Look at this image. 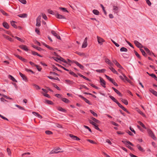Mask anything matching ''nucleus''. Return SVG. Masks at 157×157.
Here are the masks:
<instances>
[{"instance_id":"16","label":"nucleus","mask_w":157,"mask_h":157,"mask_svg":"<svg viewBox=\"0 0 157 157\" xmlns=\"http://www.w3.org/2000/svg\"><path fill=\"white\" fill-rule=\"evenodd\" d=\"M122 142H123L124 144H125L126 145H127V144H128L132 146H134V145L133 144H132L131 143L130 141H124V140H122Z\"/></svg>"},{"instance_id":"25","label":"nucleus","mask_w":157,"mask_h":157,"mask_svg":"<svg viewBox=\"0 0 157 157\" xmlns=\"http://www.w3.org/2000/svg\"><path fill=\"white\" fill-rule=\"evenodd\" d=\"M27 14L26 13H22L18 15V16L21 18H25L27 17Z\"/></svg>"},{"instance_id":"42","label":"nucleus","mask_w":157,"mask_h":157,"mask_svg":"<svg viewBox=\"0 0 157 157\" xmlns=\"http://www.w3.org/2000/svg\"><path fill=\"white\" fill-rule=\"evenodd\" d=\"M90 112L93 114V115H94V117H98V115L97 114L95 113L94 112L93 110H90Z\"/></svg>"},{"instance_id":"6","label":"nucleus","mask_w":157,"mask_h":157,"mask_svg":"<svg viewBox=\"0 0 157 157\" xmlns=\"http://www.w3.org/2000/svg\"><path fill=\"white\" fill-rule=\"evenodd\" d=\"M55 16L58 19H66V17L63 16L59 14L58 13H56Z\"/></svg>"},{"instance_id":"31","label":"nucleus","mask_w":157,"mask_h":157,"mask_svg":"<svg viewBox=\"0 0 157 157\" xmlns=\"http://www.w3.org/2000/svg\"><path fill=\"white\" fill-rule=\"evenodd\" d=\"M137 112L140 114L141 115H142L144 117H145L146 116L145 114L141 111H140V110L138 109L137 110Z\"/></svg>"},{"instance_id":"8","label":"nucleus","mask_w":157,"mask_h":157,"mask_svg":"<svg viewBox=\"0 0 157 157\" xmlns=\"http://www.w3.org/2000/svg\"><path fill=\"white\" fill-rule=\"evenodd\" d=\"M87 37H86L84 40V42L82 44V48H86L87 45Z\"/></svg>"},{"instance_id":"54","label":"nucleus","mask_w":157,"mask_h":157,"mask_svg":"<svg viewBox=\"0 0 157 157\" xmlns=\"http://www.w3.org/2000/svg\"><path fill=\"white\" fill-rule=\"evenodd\" d=\"M48 12L50 14L54 15L55 14V13L52 10H48Z\"/></svg>"},{"instance_id":"21","label":"nucleus","mask_w":157,"mask_h":157,"mask_svg":"<svg viewBox=\"0 0 157 157\" xmlns=\"http://www.w3.org/2000/svg\"><path fill=\"white\" fill-rule=\"evenodd\" d=\"M65 81L67 83L70 85H73L75 83V82L72 81H71L69 80H66Z\"/></svg>"},{"instance_id":"2","label":"nucleus","mask_w":157,"mask_h":157,"mask_svg":"<svg viewBox=\"0 0 157 157\" xmlns=\"http://www.w3.org/2000/svg\"><path fill=\"white\" fill-rule=\"evenodd\" d=\"M105 76L115 86H118L117 84L115 82V81L113 79L110 78L109 76L106 75H105Z\"/></svg>"},{"instance_id":"37","label":"nucleus","mask_w":157,"mask_h":157,"mask_svg":"<svg viewBox=\"0 0 157 157\" xmlns=\"http://www.w3.org/2000/svg\"><path fill=\"white\" fill-rule=\"evenodd\" d=\"M59 9L62 10L63 12H68V11L65 8L63 7H59Z\"/></svg>"},{"instance_id":"52","label":"nucleus","mask_w":157,"mask_h":157,"mask_svg":"<svg viewBox=\"0 0 157 157\" xmlns=\"http://www.w3.org/2000/svg\"><path fill=\"white\" fill-rule=\"evenodd\" d=\"M53 86L54 87L56 88L58 90H60V89L59 88L58 86H57L55 84L53 83Z\"/></svg>"},{"instance_id":"13","label":"nucleus","mask_w":157,"mask_h":157,"mask_svg":"<svg viewBox=\"0 0 157 157\" xmlns=\"http://www.w3.org/2000/svg\"><path fill=\"white\" fill-rule=\"evenodd\" d=\"M19 47L22 49H23L25 51H28V49L27 46L25 45H21L19 46Z\"/></svg>"},{"instance_id":"45","label":"nucleus","mask_w":157,"mask_h":157,"mask_svg":"<svg viewBox=\"0 0 157 157\" xmlns=\"http://www.w3.org/2000/svg\"><path fill=\"white\" fill-rule=\"evenodd\" d=\"M148 133L149 134V135L151 136V135H152L153 134L152 132L150 129L147 130Z\"/></svg>"},{"instance_id":"3","label":"nucleus","mask_w":157,"mask_h":157,"mask_svg":"<svg viewBox=\"0 0 157 157\" xmlns=\"http://www.w3.org/2000/svg\"><path fill=\"white\" fill-rule=\"evenodd\" d=\"M73 63L75 64L78 66L79 67V68L82 70H83L84 68V66L82 65L81 64L76 61L73 60L72 61V63Z\"/></svg>"},{"instance_id":"41","label":"nucleus","mask_w":157,"mask_h":157,"mask_svg":"<svg viewBox=\"0 0 157 157\" xmlns=\"http://www.w3.org/2000/svg\"><path fill=\"white\" fill-rule=\"evenodd\" d=\"M45 103L50 105H53V103L51 101L46 100L45 101Z\"/></svg>"},{"instance_id":"56","label":"nucleus","mask_w":157,"mask_h":157,"mask_svg":"<svg viewBox=\"0 0 157 157\" xmlns=\"http://www.w3.org/2000/svg\"><path fill=\"white\" fill-rule=\"evenodd\" d=\"M89 84L91 86H92V87L97 89H98V87L97 86H95L93 84H92V83H89Z\"/></svg>"},{"instance_id":"23","label":"nucleus","mask_w":157,"mask_h":157,"mask_svg":"<svg viewBox=\"0 0 157 157\" xmlns=\"http://www.w3.org/2000/svg\"><path fill=\"white\" fill-rule=\"evenodd\" d=\"M8 77L9 79L12 80L13 81L17 82V81L15 79V78L12 75H9Z\"/></svg>"},{"instance_id":"19","label":"nucleus","mask_w":157,"mask_h":157,"mask_svg":"<svg viewBox=\"0 0 157 157\" xmlns=\"http://www.w3.org/2000/svg\"><path fill=\"white\" fill-rule=\"evenodd\" d=\"M123 76L121 75L119 76V77L121 79L123 80H124V79L127 80V79H128L127 77L124 74H123Z\"/></svg>"},{"instance_id":"10","label":"nucleus","mask_w":157,"mask_h":157,"mask_svg":"<svg viewBox=\"0 0 157 157\" xmlns=\"http://www.w3.org/2000/svg\"><path fill=\"white\" fill-rule=\"evenodd\" d=\"M100 82L101 85L104 87H105V81L103 78L101 77H100Z\"/></svg>"},{"instance_id":"50","label":"nucleus","mask_w":157,"mask_h":157,"mask_svg":"<svg viewBox=\"0 0 157 157\" xmlns=\"http://www.w3.org/2000/svg\"><path fill=\"white\" fill-rule=\"evenodd\" d=\"M87 141L89 142L90 143L93 144H97L96 143L94 142L93 140H91L87 139Z\"/></svg>"},{"instance_id":"43","label":"nucleus","mask_w":157,"mask_h":157,"mask_svg":"<svg viewBox=\"0 0 157 157\" xmlns=\"http://www.w3.org/2000/svg\"><path fill=\"white\" fill-rule=\"evenodd\" d=\"M114 91L117 94H118L119 96H121V93H120V92L118 91V90L117 89H115L114 90Z\"/></svg>"},{"instance_id":"29","label":"nucleus","mask_w":157,"mask_h":157,"mask_svg":"<svg viewBox=\"0 0 157 157\" xmlns=\"http://www.w3.org/2000/svg\"><path fill=\"white\" fill-rule=\"evenodd\" d=\"M15 22L14 21H12L11 22V24L12 25V26L14 28H17V26L15 24Z\"/></svg>"},{"instance_id":"48","label":"nucleus","mask_w":157,"mask_h":157,"mask_svg":"<svg viewBox=\"0 0 157 157\" xmlns=\"http://www.w3.org/2000/svg\"><path fill=\"white\" fill-rule=\"evenodd\" d=\"M18 1L21 3L24 4H25L27 3L26 0H18Z\"/></svg>"},{"instance_id":"63","label":"nucleus","mask_w":157,"mask_h":157,"mask_svg":"<svg viewBox=\"0 0 157 157\" xmlns=\"http://www.w3.org/2000/svg\"><path fill=\"white\" fill-rule=\"evenodd\" d=\"M2 96L3 97H5V98H6L7 99H12V98H10L9 97H8L7 96L5 95L4 94H2Z\"/></svg>"},{"instance_id":"27","label":"nucleus","mask_w":157,"mask_h":157,"mask_svg":"<svg viewBox=\"0 0 157 157\" xmlns=\"http://www.w3.org/2000/svg\"><path fill=\"white\" fill-rule=\"evenodd\" d=\"M91 119L93 121H94V122H96L97 123H99L100 122V121L99 120H97V119H96V118H94V117H91Z\"/></svg>"},{"instance_id":"22","label":"nucleus","mask_w":157,"mask_h":157,"mask_svg":"<svg viewBox=\"0 0 157 157\" xmlns=\"http://www.w3.org/2000/svg\"><path fill=\"white\" fill-rule=\"evenodd\" d=\"M109 68L113 73L116 74L117 75L118 74V73L116 71L115 69L113 67H109Z\"/></svg>"},{"instance_id":"53","label":"nucleus","mask_w":157,"mask_h":157,"mask_svg":"<svg viewBox=\"0 0 157 157\" xmlns=\"http://www.w3.org/2000/svg\"><path fill=\"white\" fill-rule=\"evenodd\" d=\"M134 53H135V55L137 56V57L138 58H139V59H140V56L139 55V54L138 53V52H136V51H135Z\"/></svg>"},{"instance_id":"51","label":"nucleus","mask_w":157,"mask_h":157,"mask_svg":"<svg viewBox=\"0 0 157 157\" xmlns=\"http://www.w3.org/2000/svg\"><path fill=\"white\" fill-rule=\"evenodd\" d=\"M76 53L78 55H79L80 56H83L84 55V53H81V52H76Z\"/></svg>"},{"instance_id":"17","label":"nucleus","mask_w":157,"mask_h":157,"mask_svg":"<svg viewBox=\"0 0 157 157\" xmlns=\"http://www.w3.org/2000/svg\"><path fill=\"white\" fill-rule=\"evenodd\" d=\"M113 10L114 13H117L118 12V8L117 6H113Z\"/></svg>"},{"instance_id":"30","label":"nucleus","mask_w":157,"mask_h":157,"mask_svg":"<svg viewBox=\"0 0 157 157\" xmlns=\"http://www.w3.org/2000/svg\"><path fill=\"white\" fill-rule=\"evenodd\" d=\"M120 51L121 52H127L128 51V49L122 47L120 49Z\"/></svg>"},{"instance_id":"9","label":"nucleus","mask_w":157,"mask_h":157,"mask_svg":"<svg viewBox=\"0 0 157 157\" xmlns=\"http://www.w3.org/2000/svg\"><path fill=\"white\" fill-rule=\"evenodd\" d=\"M52 34L54 36H56L57 39L61 40L60 37L58 35V34L53 30H52L51 32Z\"/></svg>"},{"instance_id":"61","label":"nucleus","mask_w":157,"mask_h":157,"mask_svg":"<svg viewBox=\"0 0 157 157\" xmlns=\"http://www.w3.org/2000/svg\"><path fill=\"white\" fill-rule=\"evenodd\" d=\"M152 138H153L154 140H156V137L155 136V135L154 134V133L152 134V135H151V136H150Z\"/></svg>"},{"instance_id":"18","label":"nucleus","mask_w":157,"mask_h":157,"mask_svg":"<svg viewBox=\"0 0 157 157\" xmlns=\"http://www.w3.org/2000/svg\"><path fill=\"white\" fill-rule=\"evenodd\" d=\"M149 91L153 94H154V95L156 96H157V92L156 91L152 89L151 88L149 89Z\"/></svg>"},{"instance_id":"57","label":"nucleus","mask_w":157,"mask_h":157,"mask_svg":"<svg viewBox=\"0 0 157 157\" xmlns=\"http://www.w3.org/2000/svg\"><path fill=\"white\" fill-rule=\"evenodd\" d=\"M45 133L47 134H48V135H51V134H52V132H51V131H48V130L46 131Z\"/></svg>"},{"instance_id":"32","label":"nucleus","mask_w":157,"mask_h":157,"mask_svg":"<svg viewBox=\"0 0 157 157\" xmlns=\"http://www.w3.org/2000/svg\"><path fill=\"white\" fill-rule=\"evenodd\" d=\"M93 12L95 15H98L99 14V12L96 10H93Z\"/></svg>"},{"instance_id":"12","label":"nucleus","mask_w":157,"mask_h":157,"mask_svg":"<svg viewBox=\"0 0 157 157\" xmlns=\"http://www.w3.org/2000/svg\"><path fill=\"white\" fill-rule=\"evenodd\" d=\"M134 43L136 45L138 48H141L142 47V44H140V43H139L137 41V40H135L134 41Z\"/></svg>"},{"instance_id":"44","label":"nucleus","mask_w":157,"mask_h":157,"mask_svg":"<svg viewBox=\"0 0 157 157\" xmlns=\"http://www.w3.org/2000/svg\"><path fill=\"white\" fill-rule=\"evenodd\" d=\"M140 51L141 52H142V55L144 56H146V54L145 52L144 51L143 49H140Z\"/></svg>"},{"instance_id":"14","label":"nucleus","mask_w":157,"mask_h":157,"mask_svg":"<svg viewBox=\"0 0 157 157\" xmlns=\"http://www.w3.org/2000/svg\"><path fill=\"white\" fill-rule=\"evenodd\" d=\"M69 136L71 138L74 140H80V139H79L78 137L72 134H70Z\"/></svg>"},{"instance_id":"62","label":"nucleus","mask_w":157,"mask_h":157,"mask_svg":"<svg viewBox=\"0 0 157 157\" xmlns=\"http://www.w3.org/2000/svg\"><path fill=\"white\" fill-rule=\"evenodd\" d=\"M7 151L8 153V154L9 155H10L11 154V152L10 151V149H9V148H7Z\"/></svg>"},{"instance_id":"5","label":"nucleus","mask_w":157,"mask_h":157,"mask_svg":"<svg viewBox=\"0 0 157 157\" xmlns=\"http://www.w3.org/2000/svg\"><path fill=\"white\" fill-rule=\"evenodd\" d=\"M97 39L98 43L100 44L101 45L102 44V43L105 41L102 38L98 36H97Z\"/></svg>"},{"instance_id":"24","label":"nucleus","mask_w":157,"mask_h":157,"mask_svg":"<svg viewBox=\"0 0 157 157\" xmlns=\"http://www.w3.org/2000/svg\"><path fill=\"white\" fill-rule=\"evenodd\" d=\"M57 109L59 111H61L62 112H65V113L67 111L65 109L63 108H62L60 107H58Z\"/></svg>"},{"instance_id":"60","label":"nucleus","mask_w":157,"mask_h":157,"mask_svg":"<svg viewBox=\"0 0 157 157\" xmlns=\"http://www.w3.org/2000/svg\"><path fill=\"white\" fill-rule=\"evenodd\" d=\"M0 11L3 14L6 16L7 15V14L3 10L1 9L0 10Z\"/></svg>"},{"instance_id":"33","label":"nucleus","mask_w":157,"mask_h":157,"mask_svg":"<svg viewBox=\"0 0 157 157\" xmlns=\"http://www.w3.org/2000/svg\"><path fill=\"white\" fill-rule=\"evenodd\" d=\"M57 59L59 60L62 61L65 63H67L65 59L60 57L59 58H58Z\"/></svg>"},{"instance_id":"40","label":"nucleus","mask_w":157,"mask_h":157,"mask_svg":"<svg viewBox=\"0 0 157 157\" xmlns=\"http://www.w3.org/2000/svg\"><path fill=\"white\" fill-rule=\"evenodd\" d=\"M83 100L86 103H88L89 105H91L92 104L90 101L88 100L87 99H86V98H84Z\"/></svg>"},{"instance_id":"36","label":"nucleus","mask_w":157,"mask_h":157,"mask_svg":"<svg viewBox=\"0 0 157 157\" xmlns=\"http://www.w3.org/2000/svg\"><path fill=\"white\" fill-rule=\"evenodd\" d=\"M69 74L75 77H78V75H76L74 72L72 71H70L69 72Z\"/></svg>"},{"instance_id":"64","label":"nucleus","mask_w":157,"mask_h":157,"mask_svg":"<svg viewBox=\"0 0 157 157\" xmlns=\"http://www.w3.org/2000/svg\"><path fill=\"white\" fill-rule=\"evenodd\" d=\"M35 31L37 34H39L40 33L39 30L38 28H36Z\"/></svg>"},{"instance_id":"46","label":"nucleus","mask_w":157,"mask_h":157,"mask_svg":"<svg viewBox=\"0 0 157 157\" xmlns=\"http://www.w3.org/2000/svg\"><path fill=\"white\" fill-rule=\"evenodd\" d=\"M94 128L95 129L101 132L102 131L98 128V125L96 124L94 126Z\"/></svg>"},{"instance_id":"15","label":"nucleus","mask_w":157,"mask_h":157,"mask_svg":"<svg viewBox=\"0 0 157 157\" xmlns=\"http://www.w3.org/2000/svg\"><path fill=\"white\" fill-rule=\"evenodd\" d=\"M144 49L146 51V52L150 55H151L152 54L153 55L155 56V55L154 54L150 51L147 48H145Z\"/></svg>"},{"instance_id":"1","label":"nucleus","mask_w":157,"mask_h":157,"mask_svg":"<svg viewBox=\"0 0 157 157\" xmlns=\"http://www.w3.org/2000/svg\"><path fill=\"white\" fill-rule=\"evenodd\" d=\"M59 149H61L59 148H58L57 149H54L52 150L50 152L49 154H57L60 152H63V151H58V150Z\"/></svg>"},{"instance_id":"55","label":"nucleus","mask_w":157,"mask_h":157,"mask_svg":"<svg viewBox=\"0 0 157 157\" xmlns=\"http://www.w3.org/2000/svg\"><path fill=\"white\" fill-rule=\"evenodd\" d=\"M35 66L36 67L37 69L39 71H40L41 70V67L40 66H39L38 65H35Z\"/></svg>"},{"instance_id":"58","label":"nucleus","mask_w":157,"mask_h":157,"mask_svg":"<svg viewBox=\"0 0 157 157\" xmlns=\"http://www.w3.org/2000/svg\"><path fill=\"white\" fill-rule=\"evenodd\" d=\"M89 122L90 123L92 124V125H94V126L96 124L94 122V121L92 120H89Z\"/></svg>"},{"instance_id":"59","label":"nucleus","mask_w":157,"mask_h":157,"mask_svg":"<svg viewBox=\"0 0 157 157\" xmlns=\"http://www.w3.org/2000/svg\"><path fill=\"white\" fill-rule=\"evenodd\" d=\"M33 86H34L35 88L37 90H40V87L34 84Z\"/></svg>"},{"instance_id":"28","label":"nucleus","mask_w":157,"mask_h":157,"mask_svg":"<svg viewBox=\"0 0 157 157\" xmlns=\"http://www.w3.org/2000/svg\"><path fill=\"white\" fill-rule=\"evenodd\" d=\"M109 97L115 102L116 103L118 102V101L113 96L110 95Z\"/></svg>"},{"instance_id":"20","label":"nucleus","mask_w":157,"mask_h":157,"mask_svg":"<svg viewBox=\"0 0 157 157\" xmlns=\"http://www.w3.org/2000/svg\"><path fill=\"white\" fill-rule=\"evenodd\" d=\"M3 26L6 29H8L9 28L8 24L6 22H4L2 24Z\"/></svg>"},{"instance_id":"26","label":"nucleus","mask_w":157,"mask_h":157,"mask_svg":"<svg viewBox=\"0 0 157 157\" xmlns=\"http://www.w3.org/2000/svg\"><path fill=\"white\" fill-rule=\"evenodd\" d=\"M62 100L66 103H67L70 102V101L68 99L65 98H62Z\"/></svg>"},{"instance_id":"49","label":"nucleus","mask_w":157,"mask_h":157,"mask_svg":"<svg viewBox=\"0 0 157 157\" xmlns=\"http://www.w3.org/2000/svg\"><path fill=\"white\" fill-rule=\"evenodd\" d=\"M15 106L18 107L19 109H20L25 110V109L24 108L21 107L18 105H15Z\"/></svg>"},{"instance_id":"35","label":"nucleus","mask_w":157,"mask_h":157,"mask_svg":"<svg viewBox=\"0 0 157 157\" xmlns=\"http://www.w3.org/2000/svg\"><path fill=\"white\" fill-rule=\"evenodd\" d=\"M105 69H99L96 70V71L99 73H102L104 72L105 71Z\"/></svg>"},{"instance_id":"38","label":"nucleus","mask_w":157,"mask_h":157,"mask_svg":"<svg viewBox=\"0 0 157 157\" xmlns=\"http://www.w3.org/2000/svg\"><path fill=\"white\" fill-rule=\"evenodd\" d=\"M121 101L124 103L125 105H127L128 104V101L124 99H122Z\"/></svg>"},{"instance_id":"47","label":"nucleus","mask_w":157,"mask_h":157,"mask_svg":"<svg viewBox=\"0 0 157 157\" xmlns=\"http://www.w3.org/2000/svg\"><path fill=\"white\" fill-rule=\"evenodd\" d=\"M105 62L108 64L111 62L110 61L108 58H106L105 59Z\"/></svg>"},{"instance_id":"4","label":"nucleus","mask_w":157,"mask_h":157,"mask_svg":"<svg viewBox=\"0 0 157 157\" xmlns=\"http://www.w3.org/2000/svg\"><path fill=\"white\" fill-rule=\"evenodd\" d=\"M40 19L41 16H39L37 17L36 19V26L40 27Z\"/></svg>"},{"instance_id":"7","label":"nucleus","mask_w":157,"mask_h":157,"mask_svg":"<svg viewBox=\"0 0 157 157\" xmlns=\"http://www.w3.org/2000/svg\"><path fill=\"white\" fill-rule=\"evenodd\" d=\"M113 62L120 69H122V66L118 63V62L115 59L112 60Z\"/></svg>"},{"instance_id":"39","label":"nucleus","mask_w":157,"mask_h":157,"mask_svg":"<svg viewBox=\"0 0 157 157\" xmlns=\"http://www.w3.org/2000/svg\"><path fill=\"white\" fill-rule=\"evenodd\" d=\"M138 123L141 126H142L145 129H146V128L144 125L141 121H138Z\"/></svg>"},{"instance_id":"34","label":"nucleus","mask_w":157,"mask_h":157,"mask_svg":"<svg viewBox=\"0 0 157 157\" xmlns=\"http://www.w3.org/2000/svg\"><path fill=\"white\" fill-rule=\"evenodd\" d=\"M137 147L138 149L141 151H144V150L143 148L141 146H140L139 144L137 145Z\"/></svg>"},{"instance_id":"11","label":"nucleus","mask_w":157,"mask_h":157,"mask_svg":"<svg viewBox=\"0 0 157 157\" xmlns=\"http://www.w3.org/2000/svg\"><path fill=\"white\" fill-rule=\"evenodd\" d=\"M19 74L21 77L22 78L23 80H24L25 82L27 81V78L24 75L22 74L21 72H19Z\"/></svg>"}]
</instances>
